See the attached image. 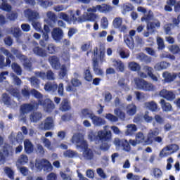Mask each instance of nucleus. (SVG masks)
Instances as JSON below:
<instances>
[{
    "label": "nucleus",
    "instance_id": "40",
    "mask_svg": "<svg viewBox=\"0 0 180 180\" xmlns=\"http://www.w3.org/2000/svg\"><path fill=\"white\" fill-rule=\"evenodd\" d=\"M59 109L62 112H67V110H70V109H71V105H70L68 100H63V101L60 103Z\"/></svg>",
    "mask_w": 180,
    "mask_h": 180
},
{
    "label": "nucleus",
    "instance_id": "18",
    "mask_svg": "<svg viewBox=\"0 0 180 180\" xmlns=\"http://www.w3.org/2000/svg\"><path fill=\"white\" fill-rule=\"evenodd\" d=\"M52 37L56 43L63 40V30L60 28H54L52 32Z\"/></svg>",
    "mask_w": 180,
    "mask_h": 180
},
{
    "label": "nucleus",
    "instance_id": "17",
    "mask_svg": "<svg viewBox=\"0 0 180 180\" xmlns=\"http://www.w3.org/2000/svg\"><path fill=\"white\" fill-rule=\"evenodd\" d=\"M91 120L94 126H96V127H101V126H104V124H106V120L101 117L95 115V114H93Z\"/></svg>",
    "mask_w": 180,
    "mask_h": 180
},
{
    "label": "nucleus",
    "instance_id": "39",
    "mask_svg": "<svg viewBox=\"0 0 180 180\" xmlns=\"http://www.w3.org/2000/svg\"><path fill=\"white\" fill-rule=\"evenodd\" d=\"M137 112V107L134 104H129L127 106V114L129 116H134Z\"/></svg>",
    "mask_w": 180,
    "mask_h": 180
},
{
    "label": "nucleus",
    "instance_id": "51",
    "mask_svg": "<svg viewBox=\"0 0 180 180\" xmlns=\"http://www.w3.org/2000/svg\"><path fill=\"white\" fill-rule=\"evenodd\" d=\"M123 23V18L120 17H117L113 20L112 25L115 29H118L122 26Z\"/></svg>",
    "mask_w": 180,
    "mask_h": 180
},
{
    "label": "nucleus",
    "instance_id": "6",
    "mask_svg": "<svg viewBox=\"0 0 180 180\" xmlns=\"http://www.w3.org/2000/svg\"><path fill=\"white\" fill-rule=\"evenodd\" d=\"M38 107H39V104H37V103H30L22 104L20 108V116H23L25 115H27V113H30L32 110H34V109H37Z\"/></svg>",
    "mask_w": 180,
    "mask_h": 180
},
{
    "label": "nucleus",
    "instance_id": "24",
    "mask_svg": "<svg viewBox=\"0 0 180 180\" xmlns=\"http://www.w3.org/2000/svg\"><path fill=\"white\" fill-rule=\"evenodd\" d=\"M79 115L82 119H88V117L91 119L94 112L88 108H84L80 111Z\"/></svg>",
    "mask_w": 180,
    "mask_h": 180
},
{
    "label": "nucleus",
    "instance_id": "38",
    "mask_svg": "<svg viewBox=\"0 0 180 180\" xmlns=\"http://www.w3.org/2000/svg\"><path fill=\"white\" fill-rule=\"evenodd\" d=\"M24 147H25V153L27 154H30V153H33L34 147H33V143L29 140L26 139L24 141Z\"/></svg>",
    "mask_w": 180,
    "mask_h": 180
},
{
    "label": "nucleus",
    "instance_id": "16",
    "mask_svg": "<svg viewBox=\"0 0 180 180\" xmlns=\"http://www.w3.org/2000/svg\"><path fill=\"white\" fill-rule=\"evenodd\" d=\"M25 18H27L28 20H34V19H40V15L37 11H33L30 9H26L24 11Z\"/></svg>",
    "mask_w": 180,
    "mask_h": 180
},
{
    "label": "nucleus",
    "instance_id": "48",
    "mask_svg": "<svg viewBox=\"0 0 180 180\" xmlns=\"http://www.w3.org/2000/svg\"><path fill=\"white\" fill-rule=\"evenodd\" d=\"M18 164H20L21 165H25V164H27L29 162V158H27V155H21L18 160Z\"/></svg>",
    "mask_w": 180,
    "mask_h": 180
},
{
    "label": "nucleus",
    "instance_id": "11",
    "mask_svg": "<svg viewBox=\"0 0 180 180\" xmlns=\"http://www.w3.org/2000/svg\"><path fill=\"white\" fill-rule=\"evenodd\" d=\"M83 20H80V22H98L99 20L100 17L98 15L96 14L95 13H84L83 15Z\"/></svg>",
    "mask_w": 180,
    "mask_h": 180
},
{
    "label": "nucleus",
    "instance_id": "12",
    "mask_svg": "<svg viewBox=\"0 0 180 180\" xmlns=\"http://www.w3.org/2000/svg\"><path fill=\"white\" fill-rule=\"evenodd\" d=\"M159 96L160 98L167 99V101H174V99H175V94L172 91H168L165 89H163L160 91Z\"/></svg>",
    "mask_w": 180,
    "mask_h": 180
},
{
    "label": "nucleus",
    "instance_id": "37",
    "mask_svg": "<svg viewBox=\"0 0 180 180\" xmlns=\"http://www.w3.org/2000/svg\"><path fill=\"white\" fill-rule=\"evenodd\" d=\"M144 106L146 109H148L152 112H157V110H158V105L154 101L145 103Z\"/></svg>",
    "mask_w": 180,
    "mask_h": 180
},
{
    "label": "nucleus",
    "instance_id": "64",
    "mask_svg": "<svg viewBox=\"0 0 180 180\" xmlns=\"http://www.w3.org/2000/svg\"><path fill=\"white\" fill-rule=\"evenodd\" d=\"M108 26H109V21L108 20V18L103 17L101 20V27H102V29H108Z\"/></svg>",
    "mask_w": 180,
    "mask_h": 180
},
{
    "label": "nucleus",
    "instance_id": "49",
    "mask_svg": "<svg viewBox=\"0 0 180 180\" xmlns=\"http://www.w3.org/2000/svg\"><path fill=\"white\" fill-rule=\"evenodd\" d=\"M11 68L17 75H22V68L18 63H12Z\"/></svg>",
    "mask_w": 180,
    "mask_h": 180
},
{
    "label": "nucleus",
    "instance_id": "30",
    "mask_svg": "<svg viewBox=\"0 0 180 180\" xmlns=\"http://www.w3.org/2000/svg\"><path fill=\"white\" fill-rule=\"evenodd\" d=\"M160 26V21L158 20H153V22L148 23L146 26L147 30L149 32H153L154 29L158 28Z\"/></svg>",
    "mask_w": 180,
    "mask_h": 180
},
{
    "label": "nucleus",
    "instance_id": "2",
    "mask_svg": "<svg viewBox=\"0 0 180 180\" xmlns=\"http://www.w3.org/2000/svg\"><path fill=\"white\" fill-rule=\"evenodd\" d=\"M30 168H31L32 171H34L35 168L38 172L41 171V169H44L46 172H51L53 171V165L46 159H36L35 165L33 161H30Z\"/></svg>",
    "mask_w": 180,
    "mask_h": 180
},
{
    "label": "nucleus",
    "instance_id": "59",
    "mask_svg": "<svg viewBox=\"0 0 180 180\" xmlns=\"http://www.w3.org/2000/svg\"><path fill=\"white\" fill-rule=\"evenodd\" d=\"M136 98V101H139V102H143L146 101V95L144 93H141L140 91H135L134 92Z\"/></svg>",
    "mask_w": 180,
    "mask_h": 180
},
{
    "label": "nucleus",
    "instance_id": "1",
    "mask_svg": "<svg viewBox=\"0 0 180 180\" xmlns=\"http://www.w3.org/2000/svg\"><path fill=\"white\" fill-rule=\"evenodd\" d=\"M88 139L90 141H95L96 144L100 147L103 151L109 150V145L106 141H109L112 139V131H98L96 132L90 130L88 134Z\"/></svg>",
    "mask_w": 180,
    "mask_h": 180
},
{
    "label": "nucleus",
    "instance_id": "29",
    "mask_svg": "<svg viewBox=\"0 0 180 180\" xmlns=\"http://www.w3.org/2000/svg\"><path fill=\"white\" fill-rule=\"evenodd\" d=\"M112 67H114L117 71H120V72L124 71V63H123L122 60H112Z\"/></svg>",
    "mask_w": 180,
    "mask_h": 180
},
{
    "label": "nucleus",
    "instance_id": "60",
    "mask_svg": "<svg viewBox=\"0 0 180 180\" xmlns=\"http://www.w3.org/2000/svg\"><path fill=\"white\" fill-rule=\"evenodd\" d=\"M105 117L110 122H112L114 123L119 121V118L111 113L105 114Z\"/></svg>",
    "mask_w": 180,
    "mask_h": 180
},
{
    "label": "nucleus",
    "instance_id": "14",
    "mask_svg": "<svg viewBox=\"0 0 180 180\" xmlns=\"http://www.w3.org/2000/svg\"><path fill=\"white\" fill-rule=\"evenodd\" d=\"M160 134V129L155 128L154 129H150L146 139V144H153L154 141V136H158Z\"/></svg>",
    "mask_w": 180,
    "mask_h": 180
},
{
    "label": "nucleus",
    "instance_id": "45",
    "mask_svg": "<svg viewBox=\"0 0 180 180\" xmlns=\"http://www.w3.org/2000/svg\"><path fill=\"white\" fill-rule=\"evenodd\" d=\"M160 105L162 106V109L165 112H169V111L172 110V105H171V104L169 103L165 102V100H164V99H162L160 101Z\"/></svg>",
    "mask_w": 180,
    "mask_h": 180
},
{
    "label": "nucleus",
    "instance_id": "5",
    "mask_svg": "<svg viewBox=\"0 0 180 180\" xmlns=\"http://www.w3.org/2000/svg\"><path fill=\"white\" fill-rule=\"evenodd\" d=\"M34 75L28 78V81H30L33 88H39L40 86V80L37 77L44 79L46 78V73L44 72H35Z\"/></svg>",
    "mask_w": 180,
    "mask_h": 180
},
{
    "label": "nucleus",
    "instance_id": "27",
    "mask_svg": "<svg viewBox=\"0 0 180 180\" xmlns=\"http://www.w3.org/2000/svg\"><path fill=\"white\" fill-rule=\"evenodd\" d=\"M43 115L39 112H33L30 115V120L33 123H37L39 120H41Z\"/></svg>",
    "mask_w": 180,
    "mask_h": 180
},
{
    "label": "nucleus",
    "instance_id": "55",
    "mask_svg": "<svg viewBox=\"0 0 180 180\" xmlns=\"http://www.w3.org/2000/svg\"><path fill=\"white\" fill-rule=\"evenodd\" d=\"M41 140L44 147L48 148V150H53V148L51 147V142L50 141V140H49V139L43 136L41 138Z\"/></svg>",
    "mask_w": 180,
    "mask_h": 180
},
{
    "label": "nucleus",
    "instance_id": "10",
    "mask_svg": "<svg viewBox=\"0 0 180 180\" xmlns=\"http://www.w3.org/2000/svg\"><path fill=\"white\" fill-rule=\"evenodd\" d=\"M84 148V150L83 151L81 160H85L86 161H91L94 160V157H95V155L94 154V150L88 148V144H86V148Z\"/></svg>",
    "mask_w": 180,
    "mask_h": 180
},
{
    "label": "nucleus",
    "instance_id": "31",
    "mask_svg": "<svg viewBox=\"0 0 180 180\" xmlns=\"http://www.w3.org/2000/svg\"><path fill=\"white\" fill-rule=\"evenodd\" d=\"M150 20H154V14H153V11H149L141 18V22H146L147 25H148V23L150 22Z\"/></svg>",
    "mask_w": 180,
    "mask_h": 180
},
{
    "label": "nucleus",
    "instance_id": "56",
    "mask_svg": "<svg viewBox=\"0 0 180 180\" xmlns=\"http://www.w3.org/2000/svg\"><path fill=\"white\" fill-rule=\"evenodd\" d=\"M63 155L64 157H68V158H74V157L78 156V153L71 150H68L63 153Z\"/></svg>",
    "mask_w": 180,
    "mask_h": 180
},
{
    "label": "nucleus",
    "instance_id": "32",
    "mask_svg": "<svg viewBox=\"0 0 180 180\" xmlns=\"http://www.w3.org/2000/svg\"><path fill=\"white\" fill-rule=\"evenodd\" d=\"M32 51L34 54H36V56H39V57H47V52H46V50L40 48L39 46L34 47L32 49Z\"/></svg>",
    "mask_w": 180,
    "mask_h": 180
},
{
    "label": "nucleus",
    "instance_id": "13",
    "mask_svg": "<svg viewBox=\"0 0 180 180\" xmlns=\"http://www.w3.org/2000/svg\"><path fill=\"white\" fill-rule=\"evenodd\" d=\"M39 127L40 129H41V130H51V129L54 127V120H53V117H48L44 120V127H43V123H41L39 125Z\"/></svg>",
    "mask_w": 180,
    "mask_h": 180
},
{
    "label": "nucleus",
    "instance_id": "23",
    "mask_svg": "<svg viewBox=\"0 0 180 180\" xmlns=\"http://www.w3.org/2000/svg\"><path fill=\"white\" fill-rule=\"evenodd\" d=\"M162 77L165 82H172L176 78V73H169V72H165L162 73Z\"/></svg>",
    "mask_w": 180,
    "mask_h": 180
},
{
    "label": "nucleus",
    "instance_id": "3",
    "mask_svg": "<svg viewBox=\"0 0 180 180\" xmlns=\"http://www.w3.org/2000/svg\"><path fill=\"white\" fill-rule=\"evenodd\" d=\"M134 81L135 82L137 89H142V91H155V86H154L153 84L146 82L143 79L136 77L134 78Z\"/></svg>",
    "mask_w": 180,
    "mask_h": 180
},
{
    "label": "nucleus",
    "instance_id": "7",
    "mask_svg": "<svg viewBox=\"0 0 180 180\" xmlns=\"http://www.w3.org/2000/svg\"><path fill=\"white\" fill-rule=\"evenodd\" d=\"M73 144H76L77 147L86 148L88 144L84 139V135L81 134H75L71 139Z\"/></svg>",
    "mask_w": 180,
    "mask_h": 180
},
{
    "label": "nucleus",
    "instance_id": "15",
    "mask_svg": "<svg viewBox=\"0 0 180 180\" xmlns=\"http://www.w3.org/2000/svg\"><path fill=\"white\" fill-rule=\"evenodd\" d=\"M41 106H43L45 112H47L48 113L53 112L56 108L54 103H53V101H51L49 98H46L44 101H43Z\"/></svg>",
    "mask_w": 180,
    "mask_h": 180
},
{
    "label": "nucleus",
    "instance_id": "41",
    "mask_svg": "<svg viewBox=\"0 0 180 180\" xmlns=\"http://www.w3.org/2000/svg\"><path fill=\"white\" fill-rule=\"evenodd\" d=\"M0 9L6 12H11L12 11V6L7 4L6 0H0Z\"/></svg>",
    "mask_w": 180,
    "mask_h": 180
},
{
    "label": "nucleus",
    "instance_id": "57",
    "mask_svg": "<svg viewBox=\"0 0 180 180\" xmlns=\"http://www.w3.org/2000/svg\"><path fill=\"white\" fill-rule=\"evenodd\" d=\"M47 52L49 54H55L57 51V48L56 47V45L54 44H49L46 47Z\"/></svg>",
    "mask_w": 180,
    "mask_h": 180
},
{
    "label": "nucleus",
    "instance_id": "62",
    "mask_svg": "<svg viewBox=\"0 0 180 180\" xmlns=\"http://www.w3.org/2000/svg\"><path fill=\"white\" fill-rule=\"evenodd\" d=\"M18 169L20 171V174L23 175V176H27L29 175V169L26 167H19L17 165Z\"/></svg>",
    "mask_w": 180,
    "mask_h": 180
},
{
    "label": "nucleus",
    "instance_id": "46",
    "mask_svg": "<svg viewBox=\"0 0 180 180\" xmlns=\"http://www.w3.org/2000/svg\"><path fill=\"white\" fill-rule=\"evenodd\" d=\"M128 68L131 71H140L141 70L140 64L133 61L128 63Z\"/></svg>",
    "mask_w": 180,
    "mask_h": 180
},
{
    "label": "nucleus",
    "instance_id": "43",
    "mask_svg": "<svg viewBox=\"0 0 180 180\" xmlns=\"http://www.w3.org/2000/svg\"><path fill=\"white\" fill-rule=\"evenodd\" d=\"M4 172L6 174V175H7L8 178H9V179H15V171H13L12 168L6 167L4 168Z\"/></svg>",
    "mask_w": 180,
    "mask_h": 180
},
{
    "label": "nucleus",
    "instance_id": "42",
    "mask_svg": "<svg viewBox=\"0 0 180 180\" xmlns=\"http://www.w3.org/2000/svg\"><path fill=\"white\" fill-rule=\"evenodd\" d=\"M135 139L139 144H143V143L147 144V139H146V136H144V134H143V132L136 133L135 135Z\"/></svg>",
    "mask_w": 180,
    "mask_h": 180
},
{
    "label": "nucleus",
    "instance_id": "28",
    "mask_svg": "<svg viewBox=\"0 0 180 180\" xmlns=\"http://www.w3.org/2000/svg\"><path fill=\"white\" fill-rule=\"evenodd\" d=\"M171 64H169V63L162 61L156 63L154 66V69L155 71H161L162 70H167V68H168V67Z\"/></svg>",
    "mask_w": 180,
    "mask_h": 180
},
{
    "label": "nucleus",
    "instance_id": "19",
    "mask_svg": "<svg viewBox=\"0 0 180 180\" xmlns=\"http://www.w3.org/2000/svg\"><path fill=\"white\" fill-rule=\"evenodd\" d=\"M97 10L100 13H109V12L113 11V6L109 4H103L101 5H97Z\"/></svg>",
    "mask_w": 180,
    "mask_h": 180
},
{
    "label": "nucleus",
    "instance_id": "54",
    "mask_svg": "<svg viewBox=\"0 0 180 180\" xmlns=\"http://www.w3.org/2000/svg\"><path fill=\"white\" fill-rule=\"evenodd\" d=\"M171 151L169 150V148L168 146L165 147L160 153V157L161 158L164 157H168V155H171Z\"/></svg>",
    "mask_w": 180,
    "mask_h": 180
},
{
    "label": "nucleus",
    "instance_id": "26",
    "mask_svg": "<svg viewBox=\"0 0 180 180\" xmlns=\"http://www.w3.org/2000/svg\"><path fill=\"white\" fill-rule=\"evenodd\" d=\"M136 60H139V61L146 63V64H150V63H151V57L148 56L143 53H140L136 54Z\"/></svg>",
    "mask_w": 180,
    "mask_h": 180
},
{
    "label": "nucleus",
    "instance_id": "47",
    "mask_svg": "<svg viewBox=\"0 0 180 180\" xmlns=\"http://www.w3.org/2000/svg\"><path fill=\"white\" fill-rule=\"evenodd\" d=\"M133 8H134L133 5L129 3L123 4V6H122V15H126L127 12H131V10L133 9Z\"/></svg>",
    "mask_w": 180,
    "mask_h": 180
},
{
    "label": "nucleus",
    "instance_id": "22",
    "mask_svg": "<svg viewBox=\"0 0 180 180\" xmlns=\"http://www.w3.org/2000/svg\"><path fill=\"white\" fill-rule=\"evenodd\" d=\"M1 51H2L3 54L4 56H6V64L8 67H11V63H12L11 60H13L15 58L13 57V55L9 52L8 50L5 49V48H1L0 49Z\"/></svg>",
    "mask_w": 180,
    "mask_h": 180
},
{
    "label": "nucleus",
    "instance_id": "33",
    "mask_svg": "<svg viewBox=\"0 0 180 180\" xmlns=\"http://www.w3.org/2000/svg\"><path fill=\"white\" fill-rule=\"evenodd\" d=\"M46 16L50 22H51V23L48 22L49 25H50V26L53 27V26H54V25H56V22H57V15L54 13L49 11L46 13Z\"/></svg>",
    "mask_w": 180,
    "mask_h": 180
},
{
    "label": "nucleus",
    "instance_id": "21",
    "mask_svg": "<svg viewBox=\"0 0 180 180\" xmlns=\"http://www.w3.org/2000/svg\"><path fill=\"white\" fill-rule=\"evenodd\" d=\"M49 61L52 68H54V70H60V68H61V64H60V60L57 56H51L49 58Z\"/></svg>",
    "mask_w": 180,
    "mask_h": 180
},
{
    "label": "nucleus",
    "instance_id": "36",
    "mask_svg": "<svg viewBox=\"0 0 180 180\" xmlns=\"http://www.w3.org/2000/svg\"><path fill=\"white\" fill-rule=\"evenodd\" d=\"M11 33L13 36H14L15 39H17V42L21 43L20 39H19L20 37L22 36V30H20V28L18 27H12Z\"/></svg>",
    "mask_w": 180,
    "mask_h": 180
},
{
    "label": "nucleus",
    "instance_id": "9",
    "mask_svg": "<svg viewBox=\"0 0 180 180\" xmlns=\"http://www.w3.org/2000/svg\"><path fill=\"white\" fill-rule=\"evenodd\" d=\"M1 101L4 105L8 106V108H11V109H16L18 107V103L15 102L14 101H12V98H11V96L8 95L7 94H4L2 95Z\"/></svg>",
    "mask_w": 180,
    "mask_h": 180
},
{
    "label": "nucleus",
    "instance_id": "35",
    "mask_svg": "<svg viewBox=\"0 0 180 180\" xmlns=\"http://www.w3.org/2000/svg\"><path fill=\"white\" fill-rule=\"evenodd\" d=\"M58 85L55 82H48L44 86V89L46 92H56L57 91Z\"/></svg>",
    "mask_w": 180,
    "mask_h": 180
},
{
    "label": "nucleus",
    "instance_id": "20",
    "mask_svg": "<svg viewBox=\"0 0 180 180\" xmlns=\"http://www.w3.org/2000/svg\"><path fill=\"white\" fill-rule=\"evenodd\" d=\"M93 69L96 75L101 77L103 75V70L99 67V63L96 58H93Z\"/></svg>",
    "mask_w": 180,
    "mask_h": 180
},
{
    "label": "nucleus",
    "instance_id": "61",
    "mask_svg": "<svg viewBox=\"0 0 180 180\" xmlns=\"http://www.w3.org/2000/svg\"><path fill=\"white\" fill-rule=\"evenodd\" d=\"M153 174L156 179H160L162 176V171L158 168H154L153 169Z\"/></svg>",
    "mask_w": 180,
    "mask_h": 180
},
{
    "label": "nucleus",
    "instance_id": "63",
    "mask_svg": "<svg viewBox=\"0 0 180 180\" xmlns=\"http://www.w3.org/2000/svg\"><path fill=\"white\" fill-rule=\"evenodd\" d=\"M9 155V151L8 149L4 148L2 150L0 151V160L1 161H5V158Z\"/></svg>",
    "mask_w": 180,
    "mask_h": 180
},
{
    "label": "nucleus",
    "instance_id": "58",
    "mask_svg": "<svg viewBox=\"0 0 180 180\" xmlns=\"http://www.w3.org/2000/svg\"><path fill=\"white\" fill-rule=\"evenodd\" d=\"M175 24L173 22L172 23H169V24H166L164 25V30L166 33V34H169V33H171V30L174 29V27H175Z\"/></svg>",
    "mask_w": 180,
    "mask_h": 180
},
{
    "label": "nucleus",
    "instance_id": "34",
    "mask_svg": "<svg viewBox=\"0 0 180 180\" xmlns=\"http://www.w3.org/2000/svg\"><path fill=\"white\" fill-rule=\"evenodd\" d=\"M31 95H32V96H34V98H36L37 99H39L38 103L37 105H43V94L41 93H40L39 91H38L36 89H32L30 91Z\"/></svg>",
    "mask_w": 180,
    "mask_h": 180
},
{
    "label": "nucleus",
    "instance_id": "53",
    "mask_svg": "<svg viewBox=\"0 0 180 180\" xmlns=\"http://www.w3.org/2000/svg\"><path fill=\"white\" fill-rule=\"evenodd\" d=\"M60 71L59 72V77L60 79H63V78L67 75V67H65V65H62L60 68H59Z\"/></svg>",
    "mask_w": 180,
    "mask_h": 180
},
{
    "label": "nucleus",
    "instance_id": "50",
    "mask_svg": "<svg viewBox=\"0 0 180 180\" xmlns=\"http://www.w3.org/2000/svg\"><path fill=\"white\" fill-rule=\"evenodd\" d=\"M114 113L121 120H124V119H126V113H124L123 111H122L120 108H115L114 110Z\"/></svg>",
    "mask_w": 180,
    "mask_h": 180
},
{
    "label": "nucleus",
    "instance_id": "25",
    "mask_svg": "<svg viewBox=\"0 0 180 180\" xmlns=\"http://www.w3.org/2000/svg\"><path fill=\"white\" fill-rule=\"evenodd\" d=\"M127 130L125 131L126 136H133L137 131V126L134 124H127Z\"/></svg>",
    "mask_w": 180,
    "mask_h": 180
},
{
    "label": "nucleus",
    "instance_id": "4",
    "mask_svg": "<svg viewBox=\"0 0 180 180\" xmlns=\"http://www.w3.org/2000/svg\"><path fill=\"white\" fill-rule=\"evenodd\" d=\"M11 51L17 56L18 58L20 60V61L23 62V66L27 71H32L33 70V68H32V62H30V60L27 59V58L25 55H22L19 53V50L12 48Z\"/></svg>",
    "mask_w": 180,
    "mask_h": 180
},
{
    "label": "nucleus",
    "instance_id": "44",
    "mask_svg": "<svg viewBox=\"0 0 180 180\" xmlns=\"http://www.w3.org/2000/svg\"><path fill=\"white\" fill-rule=\"evenodd\" d=\"M124 41L127 44V47L130 50L134 49V39L133 38H129V37H124Z\"/></svg>",
    "mask_w": 180,
    "mask_h": 180
},
{
    "label": "nucleus",
    "instance_id": "8",
    "mask_svg": "<svg viewBox=\"0 0 180 180\" xmlns=\"http://www.w3.org/2000/svg\"><path fill=\"white\" fill-rule=\"evenodd\" d=\"M114 144L117 150L122 148L124 151H130V143L126 139L120 140L119 138H115Z\"/></svg>",
    "mask_w": 180,
    "mask_h": 180
},
{
    "label": "nucleus",
    "instance_id": "52",
    "mask_svg": "<svg viewBox=\"0 0 180 180\" xmlns=\"http://www.w3.org/2000/svg\"><path fill=\"white\" fill-rule=\"evenodd\" d=\"M117 84L119 86L122 88V89H124V91H130V88H129V86L127 85V84H126L124 78L120 79Z\"/></svg>",
    "mask_w": 180,
    "mask_h": 180
}]
</instances>
